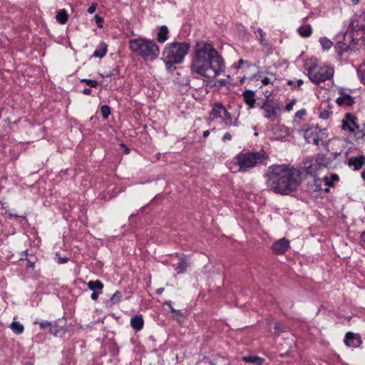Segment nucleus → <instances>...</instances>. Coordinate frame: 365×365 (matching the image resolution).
Wrapping results in <instances>:
<instances>
[{
  "instance_id": "nucleus-1",
  "label": "nucleus",
  "mask_w": 365,
  "mask_h": 365,
  "mask_svg": "<svg viewBox=\"0 0 365 365\" xmlns=\"http://www.w3.org/2000/svg\"><path fill=\"white\" fill-rule=\"evenodd\" d=\"M190 68L192 73L215 78L224 71V59L211 43L199 41L193 47Z\"/></svg>"
},
{
  "instance_id": "nucleus-2",
  "label": "nucleus",
  "mask_w": 365,
  "mask_h": 365,
  "mask_svg": "<svg viewBox=\"0 0 365 365\" xmlns=\"http://www.w3.org/2000/svg\"><path fill=\"white\" fill-rule=\"evenodd\" d=\"M267 188L287 195L297 190L301 183V173L290 165H273L264 174Z\"/></svg>"
},
{
  "instance_id": "nucleus-3",
  "label": "nucleus",
  "mask_w": 365,
  "mask_h": 365,
  "mask_svg": "<svg viewBox=\"0 0 365 365\" xmlns=\"http://www.w3.org/2000/svg\"><path fill=\"white\" fill-rule=\"evenodd\" d=\"M348 38L349 43L348 45L343 43L339 47L341 52L346 51L351 46H364L365 45V15L355 16L351 19L348 31L344 36V38Z\"/></svg>"
},
{
  "instance_id": "nucleus-4",
  "label": "nucleus",
  "mask_w": 365,
  "mask_h": 365,
  "mask_svg": "<svg viewBox=\"0 0 365 365\" xmlns=\"http://www.w3.org/2000/svg\"><path fill=\"white\" fill-rule=\"evenodd\" d=\"M269 155L264 150L259 151H242L234 158V164L240 172H247L261 165H266Z\"/></svg>"
},
{
  "instance_id": "nucleus-5",
  "label": "nucleus",
  "mask_w": 365,
  "mask_h": 365,
  "mask_svg": "<svg viewBox=\"0 0 365 365\" xmlns=\"http://www.w3.org/2000/svg\"><path fill=\"white\" fill-rule=\"evenodd\" d=\"M190 48L187 42H173L168 43L163 48L161 60L167 69L171 70L175 64L181 63Z\"/></svg>"
},
{
  "instance_id": "nucleus-6",
  "label": "nucleus",
  "mask_w": 365,
  "mask_h": 365,
  "mask_svg": "<svg viewBox=\"0 0 365 365\" xmlns=\"http://www.w3.org/2000/svg\"><path fill=\"white\" fill-rule=\"evenodd\" d=\"M128 45L132 52L140 56L145 61H153L159 56L160 48L153 40L140 37L130 39Z\"/></svg>"
},
{
  "instance_id": "nucleus-7",
  "label": "nucleus",
  "mask_w": 365,
  "mask_h": 365,
  "mask_svg": "<svg viewBox=\"0 0 365 365\" xmlns=\"http://www.w3.org/2000/svg\"><path fill=\"white\" fill-rule=\"evenodd\" d=\"M304 66L310 81L317 84L329 80L334 76L333 68L323 66L317 68V64L311 60L307 61Z\"/></svg>"
},
{
  "instance_id": "nucleus-8",
  "label": "nucleus",
  "mask_w": 365,
  "mask_h": 365,
  "mask_svg": "<svg viewBox=\"0 0 365 365\" xmlns=\"http://www.w3.org/2000/svg\"><path fill=\"white\" fill-rule=\"evenodd\" d=\"M265 112L264 117L274 121L279 112V107L277 103L272 104L269 96H267L263 105L261 107Z\"/></svg>"
},
{
  "instance_id": "nucleus-9",
  "label": "nucleus",
  "mask_w": 365,
  "mask_h": 365,
  "mask_svg": "<svg viewBox=\"0 0 365 365\" xmlns=\"http://www.w3.org/2000/svg\"><path fill=\"white\" fill-rule=\"evenodd\" d=\"M356 120L357 118L351 113H346L342 120L341 128L350 133L355 132L356 129H358L359 126L356 123Z\"/></svg>"
},
{
  "instance_id": "nucleus-10",
  "label": "nucleus",
  "mask_w": 365,
  "mask_h": 365,
  "mask_svg": "<svg viewBox=\"0 0 365 365\" xmlns=\"http://www.w3.org/2000/svg\"><path fill=\"white\" fill-rule=\"evenodd\" d=\"M340 96L336 100V103L339 106H351L354 103V98L347 93L344 90L339 91Z\"/></svg>"
},
{
  "instance_id": "nucleus-11",
  "label": "nucleus",
  "mask_w": 365,
  "mask_h": 365,
  "mask_svg": "<svg viewBox=\"0 0 365 365\" xmlns=\"http://www.w3.org/2000/svg\"><path fill=\"white\" fill-rule=\"evenodd\" d=\"M344 343L347 346L355 348L359 347L361 344L362 341L359 334L347 332L345 334Z\"/></svg>"
},
{
  "instance_id": "nucleus-12",
  "label": "nucleus",
  "mask_w": 365,
  "mask_h": 365,
  "mask_svg": "<svg viewBox=\"0 0 365 365\" xmlns=\"http://www.w3.org/2000/svg\"><path fill=\"white\" fill-rule=\"evenodd\" d=\"M325 160H327V159L324 158L318 157L314 163H311L309 165L306 167L305 171L307 174L314 176L317 173V166L327 167L328 164L327 162H324Z\"/></svg>"
},
{
  "instance_id": "nucleus-13",
  "label": "nucleus",
  "mask_w": 365,
  "mask_h": 365,
  "mask_svg": "<svg viewBox=\"0 0 365 365\" xmlns=\"http://www.w3.org/2000/svg\"><path fill=\"white\" fill-rule=\"evenodd\" d=\"M289 246V240L285 238L280 239L275 242L272 246V251L277 255L284 254Z\"/></svg>"
},
{
  "instance_id": "nucleus-14",
  "label": "nucleus",
  "mask_w": 365,
  "mask_h": 365,
  "mask_svg": "<svg viewBox=\"0 0 365 365\" xmlns=\"http://www.w3.org/2000/svg\"><path fill=\"white\" fill-rule=\"evenodd\" d=\"M226 110L221 103H215L210 111V116L212 119L222 118L224 113H226Z\"/></svg>"
},
{
  "instance_id": "nucleus-15",
  "label": "nucleus",
  "mask_w": 365,
  "mask_h": 365,
  "mask_svg": "<svg viewBox=\"0 0 365 365\" xmlns=\"http://www.w3.org/2000/svg\"><path fill=\"white\" fill-rule=\"evenodd\" d=\"M365 163V158L364 155L359 157H352L348 160V165L353 166L355 170H360Z\"/></svg>"
},
{
  "instance_id": "nucleus-16",
  "label": "nucleus",
  "mask_w": 365,
  "mask_h": 365,
  "mask_svg": "<svg viewBox=\"0 0 365 365\" xmlns=\"http://www.w3.org/2000/svg\"><path fill=\"white\" fill-rule=\"evenodd\" d=\"M242 96L244 98V101L245 103L250 107V108H254L255 104V93L253 91L251 90H246L243 92Z\"/></svg>"
},
{
  "instance_id": "nucleus-17",
  "label": "nucleus",
  "mask_w": 365,
  "mask_h": 365,
  "mask_svg": "<svg viewBox=\"0 0 365 365\" xmlns=\"http://www.w3.org/2000/svg\"><path fill=\"white\" fill-rule=\"evenodd\" d=\"M168 34L169 30L168 27L166 26H161L156 35L157 41L160 43H165L168 39Z\"/></svg>"
},
{
  "instance_id": "nucleus-18",
  "label": "nucleus",
  "mask_w": 365,
  "mask_h": 365,
  "mask_svg": "<svg viewBox=\"0 0 365 365\" xmlns=\"http://www.w3.org/2000/svg\"><path fill=\"white\" fill-rule=\"evenodd\" d=\"M130 325L135 331H140L143 328L144 321L142 315H136L130 319Z\"/></svg>"
},
{
  "instance_id": "nucleus-19",
  "label": "nucleus",
  "mask_w": 365,
  "mask_h": 365,
  "mask_svg": "<svg viewBox=\"0 0 365 365\" xmlns=\"http://www.w3.org/2000/svg\"><path fill=\"white\" fill-rule=\"evenodd\" d=\"M222 120L226 126H238L237 119H232L231 114L226 110V113H224L222 117Z\"/></svg>"
},
{
  "instance_id": "nucleus-20",
  "label": "nucleus",
  "mask_w": 365,
  "mask_h": 365,
  "mask_svg": "<svg viewBox=\"0 0 365 365\" xmlns=\"http://www.w3.org/2000/svg\"><path fill=\"white\" fill-rule=\"evenodd\" d=\"M107 53V45L102 42L96 48L92 56L95 58H102Z\"/></svg>"
},
{
  "instance_id": "nucleus-21",
  "label": "nucleus",
  "mask_w": 365,
  "mask_h": 365,
  "mask_svg": "<svg viewBox=\"0 0 365 365\" xmlns=\"http://www.w3.org/2000/svg\"><path fill=\"white\" fill-rule=\"evenodd\" d=\"M299 34L303 38H307L311 36L312 33V28L311 25L307 24L304 26H301L298 28Z\"/></svg>"
},
{
  "instance_id": "nucleus-22",
  "label": "nucleus",
  "mask_w": 365,
  "mask_h": 365,
  "mask_svg": "<svg viewBox=\"0 0 365 365\" xmlns=\"http://www.w3.org/2000/svg\"><path fill=\"white\" fill-rule=\"evenodd\" d=\"M87 287L90 290L97 292L98 290H102L104 285L101 281L97 279L96 281H89L87 283Z\"/></svg>"
},
{
  "instance_id": "nucleus-23",
  "label": "nucleus",
  "mask_w": 365,
  "mask_h": 365,
  "mask_svg": "<svg viewBox=\"0 0 365 365\" xmlns=\"http://www.w3.org/2000/svg\"><path fill=\"white\" fill-rule=\"evenodd\" d=\"M242 360L247 363L256 364L257 365H261L264 361V359L259 357L257 356H242Z\"/></svg>"
},
{
  "instance_id": "nucleus-24",
  "label": "nucleus",
  "mask_w": 365,
  "mask_h": 365,
  "mask_svg": "<svg viewBox=\"0 0 365 365\" xmlns=\"http://www.w3.org/2000/svg\"><path fill=\"white\" fill-rule=\"evenodd\" d=\"M68 19V15L66 9H61L60 11L58 12L56 16V21L60 24H65Z\"/></svg>"
},
{
  "instance_id": "nucleus-25",
  "label": "nucleus",
  "mask_w": 365,
  "mask_h": 365,
  "mask_svg": "<svg viewBox=\"0 0 365 365\" xmlns=\"http://www.w3.org/2000/svg\"><path fill=\"white\" fill-rule=\"evenodd\" d=\"M11 329L16 334H21L24 331V327L19 322L14 321L9 326Z\"/></svg>"
},
{
  "instance_id": "nucleus-26",
  "label": "nucleus",
  "mask_w": 365,
  "mask_h": 365,
  "mask_svg": "<svg viewBox=\"0 0 365 365\" xmlns=\"http://www.w3.org/2000/svg\"><path fill=\"white\" fill-rule=\"evenodd\" d=\"M255 34L261 45H262V46L267 45V41L265 38V32H264L262 31V29H261L260 28L257 29L255 31Z\"/></svg>"
},
{
  "instance_id": "nucleus-27",
  "label": "nucleus",
  "mask_w": 365,
  "mask_h": 365,
  "mask_svg": "<svg viewBox=\"0 0 365 365\" xmlns=\"http://www.w3.org/2000/svg\"><path fill=\"white\" fill-rule=\"evenodd\" d=\"M339 180V177L336 173L331 174L330 177L325 176L324 178L325 185L329 187H332L334 185V182H336Z\"/></svg>"
},
{
  "instance_id": "nucleus-28",
  "label": "nucleus",
  "mask_w": 365,
  "mask_h": 365,
  "mask_svg": "<svg viewBox=\"0 0 365 365\" xmlns=\"http://www.w3.org/2000/svg\"><path fill=\"white\" fill-rule=\"evenodd\" d=\"M187 267V262L185 259H182L178 264L175 268L176 272L180 274L186 271Z\"/></svg>"
},
{
  "instance_id": "nucleus-29",
  "label": "nucleus",
  "mask_w": 365,
  "mask_h": 365,
  "mask_svg": "<svg viewBox=\"0 0 365 365\" xmlns=\"http://www.w3.org/2000/svg\"><path fill=\"white\" fill-rule=\"evenodd\" d=\"M49 332L51 334L57 336L58 335H61V334L62 333V329L57 326L56 323L51 324V327H49Z\"/></svg>"
},
{
  "instance_id": "nucleus-30",
  "label": "nucleus",
  "mask_w": 365,
  "mask_h": 365,
  "mask_svg": "<svg viewBox=\"0 0 365 365\" xmlns=\"http://www.w3.org/2000/svg\"><path fill=\"white\" fill-rule=\"evenodd\" d=\"M353 133L357 141L365 142V132H364L359 128L356 129L355 132Z\"/></svg>"
},
{
  "instance_id": "nucleus-31",
  "label": "nucleus",
  "mask_w": 365,
  "mask_h": 365,
  "mask_svg": "<svg viewBox=\"0 0 365 365\" xmlns=\"http://www.w3.org/2000/svg\"><path fill=\"white\" fill-rule=\"evenodd\" d=\"M320 44L322 45V48L325 50H327L330 48L332 46V42L326 37H322L319 39Z\"/></svg>"
},
{
  "instance_id": "nucleus-32",
  "label": "nucleus",
  "mask_w": 365,
  "mask_h": 365,
  "mask_svg": "<svg viewBox=\"0 0 365 365\" xmlns=\"http://www.w3.org/2000/svg\"><path fill=\"white\" fill-rule=\"evenodd\" d=\"M122 298L121 292L119 291H116L113 296L110 297V306L115 304L118 303Z\"/></svg>"
},
{
  "instance_id": "nucleus-33",
  "label": "nucleus",
  "mask_w": 365,
  "mask_h": 365,
  "mask_svg": "<svg viewBox=\"0 0 365 365\" xmlns=\"http://www.w3.org/2000/svg\"><path fill=\"white\" fill-rule=\"evenodd\" d=\"M357 72L361 82L365 84V61L360 65Z\"/></svg>"
},
{
  "instance_id": "nucleus-34",
  "label": "nucleus",
  "mask_w": 365,
  "mask_h": 365,
  "mask_svg": "<svg viewBox=\"0 0 365 365\" xmlns=\"http://www.w3.org/2000/svg\"><path fill=\"white\" fill-rule=\"evenodd\" d=\"M332 114V112L329 110V109L322 108L320 110V113L319 114V117L321 119L327 120L329 118V116Z\"/></svg>"
},
{
  "instance_id": "nucleus-35",
  "label": "nucleus",
  "mask_w": 365,
  "mask_h": 365,
  "mask_svg": "<svg viewBox=\"0 0 365 365\" xmlns=\"http://www.w3.org/2000/svg\"><path fill=\"white\" fill-rule=\"evenodd\" d=\"M101 113L104 119H107L110 114V109L108 106H102L101 108Z\"/></svg>"
},
{
  "instance_id": "nucleus-36",
  "label": "nucleus",
  "mask_w": 365,
  "mask_h": 365,
  "mask_svg": "<svg viewBox=\"0 0 365 365\" xmlns=\"http://www.w3.org/2000/svg\"><path fill=\"white\" fill-rule=\"evenodd\" d=\"M173 317L178 322H182L184 319H185V317L183 315V314L180 311V310H173Z\"/></svg>"
},
{
  "instance_id": "nucleus-37",
  "label": "nucleus",
  "mask_w": 365,
  "mask_h": 365,
  "mask_svg": "<svg viewBox=\"0 0 365 365\" xmlns=\"http://www.w3.org/2000/svg\"><path fill=\"white\" fill-rule=\"evenodd\" d=\"M81 82L85 83L87 86L91 88H96L98 86V82L95 80L83 78L81 80Z\"/></svg>"
},
{
  "instance_id": "nucleus-38",
  "label": "nucleus",
  "mask_w": 365,
  "mask_h": 365,
  "mask_svg": "<svg viewBox=\"0 0 365 365\" xmlns=\"http://www.w3.org/2000/svg\"><path fill=\"white\" fill-rule=\"evenodd\" d=\"M274 329V333L276 334L279 335L280 333L284 331L285 327L282 326L279 322H275Z\"/></svg>"
},
{
  "instance_id": "nucleus-39",
  "label": "nucleus",
  "mask_w": 365,
  "mask_h": 365,
  "mask_svg": "<svg viewBox=\"0 0 365 365\" xmlns=\"http://www.w3.org/2000/svg\"><path fill=\"white\" fill-rule=\"evenodd\" d=\"M197 81V78H192V79H190L188 82V85H190V86L191 88H193L195 89H197V88H200L201 87V86L203 85V82H202L200 84H197L196 83V81Z\"/></svg>"
},
{
  "instance_id": "nucleus-40",
  "label": "nucleus",
  "mask_w": 365,
  "mask_h": 365,
  "mask_svg": "<svg viewBox=\"0 0 365 365\" xmlns=\"http://www.w3.org/2000/svg\"><path fill=\"white\" fill-rule=\"evenodd\" d=\"M94 19H95L96 23L97 24L99 28H102L103 23V19L98 14L95 15Z\"/></svg>"
},
{
  "instance_id": "nucleus-41",
  "label": "nucleus",
  "mask_w": 365,
  "mask_h": 365,
  "mask_svg": "<svg viewBox=\"0 0 365 365\" xmlns=\"http://www.w3.org/2000/svg\"><path fill=\"white\" fill-rule=\"evenodd\" d=\"M272 76H273V79L272 80V78H269V77H264L262 79V83L263 85H268L269 83L273 82L274 80H276V78L275 76L272 74Z\"/></svg>"
},
{
  "instance_id": "nucleus-42",
  "label": "nucleus",
  "mask_w": 365,
  "mask_h": 365,
  "mask_svg": "<svg viewBox=\"0 0 365 365\" xmlns=\"http://www.w3.org/2000/svg\"><path fill=\"white\" fill-rule=\"evenodd\" d=\"M297 100L292 99L289 103H287L285 106V110L288 112L291 111L293 108L294 105L296 103Z\"/></svg>"
},
{
  "instance_id": "nucleus-43",
  "label": "nucleus",
  "mask_w": 365,
  "mask_h": 365,
  "mask_svg": "<svg viewBox=\"0 0 365 365\" xmlns=\"http://www.w3.org/2000/svg\"><path fill=\"white\" fill-rule=\"evenodd\" d=\"M52 323L51 322H39L38 324L41 327V329H46L47 328L49 329V327H51Z\"/></svg>"
},
{
  "instance_id": "nucleus-44",
  "label": "nucleus",
  "mask_w": 365,
  "mask_h": 365,
  "mask_svg": "<svg viewBox=\"0 0 365 365\" xmlns=\"http://www.w3.org/2000/svg\"><path fill=\"white\" fill-rule=\"evenodd\" d=\"M306 110L305 109H301L299 110H298L296 113H295V117L296 118H302V116L305 115H306Z\"/></svg>"
},
{
  "instance_id": "nucleus-45",
  "label": "nucleus",
  "mask_w": 365,
  "mask_h": 365,
  "mask_svg": "<svg viewBox=\"0 0 365 365\" xmlns=\"http://www.w3.org/2000/svg\"><path fill=\"white\" fill-rule=\"evenodd\" d=\"M6 212L9 215V216L10 217H16V218L22 217V218H24V219H25V218H26V217H24V216L18 215H16V214H14V212H9V211H6Z\"/></svg>"
},
{
  "instance_id": "nucleus-46",
  "label": "nucleus",
  "mask_w": 365,
  "mask_h": 365,
  "mask_svg": "<svg viewBox=\"0 0 365 365\" xmlns=\"http://www.w3.org/2000/svg\"><path fill=\"white\" fill-rule=\"evenodd\" d=\"M96 4H93L88 9V12L89 14H93L96 11Z\"/></svg>"
},
{
  "instance_id": "nucleus-47",
  "label": "nucleus",
  "mask_w": 365,
  "mask_h": 365,
  "mask_svg": "<svg viewBox=\"0 0 365 365\" xmlns=\"http://www.w3.org/2000/svg\"><path fill=\"white\" fill-rule=\"evenodd\" d=\"M231 138H232L231 134L230 133H226L224 134L222 140L223 141H225V140H231Z\"/></svg>"
},
{
  "instance_id": "nucleus-48",
  "label": "nucleus",
  "mask_w": 365,
  "mask_h": 365,
  "mask_svg": "<svg viewBox=\"0 0 365 365\" xmlns=\"http://www.w3.org/2000/svg\"><path fill=\"white\" fill-rule=\"evenodd\" d=\"M361 245L365 247V231L361 234Z\"/></svg>"
},
{
  "instance_id": "nucleus-49",
  "label": "nucleus",
  "mask_w": 365,
  "mask_h": 365,
  "mask_svg": "<svg viewBox=\"0 0 365 365\" xmlns=\"http://www.w3.org/2000/svg\"><path fill=\"white\" fill-rule=\"evenodd\" d=\"M165 304L167 305L169 307L170 312L173 314V311L175 310V309L172 307L171 301L165 302Z\"/></svg>"
},
{
  "instance_id": "nucleus-50",
  "label": "nucleus",
  "mask_w": 365,
  "mask_h": 365,
  "mask_svg": "<svg viewBox=\"0 0 365 365\" xmlns=\"http://www.w3.org/2000/svg\"><path fill=\"white\" fill-rule=\"evenodd\" d=\"M91 88H86L83 90L82 93L84 94V95H86V96H88V95H91Z\"/></svg>"
},
{
  "instance_id": "nucleus-51",
  "label": "nucleus",
  "mask_w": 365,
  "mask_h": 365,
  "mask_svg": "<svg viewBox=\"0 0 365 365\" xmlns=\"http://www.w3.org/2000/svg\"><path fill=\"white\" fill-rule=\"evenodd\" d=\"M246 63V62H245L244 60H242V59H240V60L238 61V63H237L238 64L235 66V67H236V68H240V67H242V64H244V63Z\"/></svg>"
},
{
  "instance_id": "nucleus-52",
  "label": "nucleus",
  "mask_w": 365,
  "mask_h": 365,
  "mask_svg": "<svg viewBox=\"0 0 365 365\" xmlns=\"http://www.w3.org/2000/svg\"><path fill=\"white\" fill-rule=\"evenodd\" d=\"M91 298L93 300H96L98 298V294L96 292H93L91 295Z\"/></svg>"
},
{
  "instance_id": "nucleus-53",
  "label": "nucleus",
  "mask_w": 365,
  "mask_h": 365,
  "mask_svg": "<svg viewBox=\"0 0 365 365\" xmlns=\"http://www.w3.org/2000/svg\"><path fill=\"white\" fill-rule=\"evenodd\" d=\"M320 139L318 137H314L313 139V143L314 145H318L319 144Z\"/></svg>"
},
{
  "instance_id": "nucleus-54",
  "label": "nucleus",
  "mask_w": 365,
  "mask_h": 365,
  "mask_svg": "<svg viewBox=\"0 0 365 365\" xmlns=\"http://www.w3.org/2000/svg\"><path fill=\"white\" fill-rule=\"evenodd\" d=\"M163 291H164V288L160 287V288H158L156 289L155 293L157 294H161L163 292Z\"/></svg>"
},
{
  "instance_id": "nucleus-55",
  "label": "nucleus",
  "mask_w": 365,
  "mask_h": 365,
  "mask_svg": "<svg viewBox=\"0 0 365 365\" xmlns=\"http://www.w3.org/2000/svg\"><path fill=\"white\" fill-rule=\"evenodd\" d=\"M303 83H304V81L302 79H299L297 81L296 86L297 87H300L303 84Z\"/></svg>"
},
{
  "instance_id": "nucleus-56",
  "label": "nucleus",
  "mask_w": 365,
  "mask_h": 365,
  "mask_svg": "<svg viewBox=\"0 0 365 365\" xmlns=\"http://www.w3.org/2000/svg\"><path fill=\"white\" fill-rule=\"evenodd\" d=\"M287 84L289 85V86L296 87V83H295V82L294 81L289 80L287 81Z\"/></svg>"
},
{
  "instance_id": "nucleus-57",
  "label": "nucleus",
  "mask_w": 365,
  "mask_h": 365,
  "mask_svg": "<svg viewBox=\"0 0 365 365\" xmlns=\"http://www.w3.org/2000/svg\"><path fill=\"white\" fill-rule=\"evenodd\" d=\"M210 135V131L209 130H205L202 133V136L204 138H207L208 135Z\"/></svg>"
},
{
  "instance_id": "nucleus-58",
  "label": "nucleus",
  "mask_w": 365,
  "mask_h": 365,
  "mask_svg": "<svg viewBox=\"0 0 365 365\" xmlns=\"http://www.w3.org/2000/svg\"><path fill=\"white\" fill-rule=\"evenodd\" d=\"M113 74L111 73H106L103 75H102V76L104 78V77H110Z\"/></svg>"
},
{
  "instance_id": "nucleus-59",
  "label": "nucleus",
  "mask_w": 365,
  "mask_h": 365,
  "mask_svg": "<svg viewBox=\"0 0 365 365\" xmlns=\"http://www.w3.org/2000/svg\"><path fill=\"white\" fill-rule=\"evenodd\" d=\"M361 178L365 181V170L361 173Z\"/></svg>"
},
{
  "instance_id": "nucleus-60",
  "label": "nucleus",
  "mask_w": 365,
  "mask_h": 365,
  "mask_svg": "<svg viewBox=\"0 0 365 365\" xmlns=\"http://www.w3.org/2000/svg\"><path fill=\"white\" fill-rule=\"evenodd\" d=\"M67 261H68V259H67V258H63V259H61V262H62V263H65V262H66Z\"/></svg>"
},
{
  "instance_id": "nucleus-61",
  "label": "nucleus",
  "mask_w": 365,
  "mask_h": 365,
  "mask_svg": "<svg viewBox=\"0 0 365 365\" xmlns=\"http://www.w3.org/2000/svg\"><path fill=\"white\" fill-rule=\"evenodd\" d=\"M359 0H352V2L354 4H358Z\"/></svg>"
},
{
  "instance_id": "nucleus-62",
  "label": "nucleus",
  "mask_w": 365,
  "mask_h": 365,
  "mask_svg": "<svg viewBox=\"0 0 365 365\" xmlns=\"http://www.w3.org/2000/svg\"><path fill=\"white\" fill-rule=\"evenodd\" d=\"M324 191H325L326 192H329V187H327V188H325V189H324Z\"/></svg>"
},
{
  "instance_id": "nucleus-63",
  "label": "nucleus",
  "mask_w": 365,
  "mask_h": 365,
  "mask_svg": "<svg viewBox=\"0 0 365 365\" xmlns=\"http://www.w3.org/2000/svg\"><path fill=\"white\" fill-rule=\"evenodd\" d=\"M125 153H129V149H128V148H127V149L125 150Z\"/></svg>"
},
{
  "instance_id": "nucleus-64",
  "label": "nucleus",
  "mask_w": 365,
  "mask_h": 365,
  "mask_svg": "<svg viewBox=\"0 0 365 365\" xmlns=\"http://www.w3.org/2000/svg\"><path fill=\"white\" fill-rule=\"evenodd\" d=\"M25 252V255H27V253H26V252H27V250H25V252Z\"/></svg>"
}]
</instances>
